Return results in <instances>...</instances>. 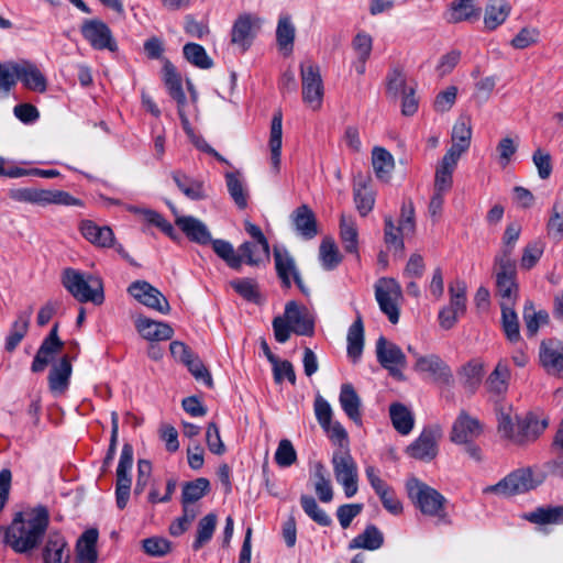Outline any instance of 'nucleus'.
<instances>
[{
  "label": "nucleus",
  "instance_id": "nucleus-12",
  "mask_svg": "<svg viewBox=\"0 0 563 563\" xmlns=\"http://www.w3.org/2000/svg\"><path fill=\"white\" fill-rule=\"evenodd\" d=\"M539 361L549 375L563 378V342L555 338L543 340L539 349Z\"/></svg>",
  "mask_w": 563,
  "mask_h": 563
},
{
  "label": "nucleus",
  "instance_id": "nucleus-20",
  "mask_svg": "<svg viewBox=\"0 0 563 563\" xmlns=\"http://www.w3.org/2000/svg\"><path fill=\"white\" fill-rule=\"evenodd\" d=\"M451 140L452 145L446 154L461 158L468 151L472 141V126L468 118L461 117L456 120L452 128Z\"/></svg>",
  "mask_w": 563,
  "mask_h": 563
},
{
  "label": "nucleus",
  "instance_id": "nucleus-6",
  "mask_svg": "<svg viewBox=\"0 0 563 563\" xmlns=\"http://www.w3.org/2000/svg\"><path fill=\"white\" fill-rule=\"evenodd\" d=\"M495 275L497 294L501 298L500 303L515 305L519 294L516 262L495 258Z\"/></svg>",
  "mask_w": 563,
  "mask_h": 563
},
{
  "label": "nucleus",
  "instance_id": "nucleus-32",
  "mask_svg": "<svg viewBox=\"0 0 563 563\" xmlns=\"http://www.w3.org/2000/svg\"><path fill=\"white\" fill-rule=\"evenodd\" d=\"M523 519L539 525H563V506H541L532 511L526 512Z\"/></svg>",
  "mask_w": 563,
  "mask_h": 563
},
{
  "label": "nucleus",
  "instance_id": "nucleus-55",
  "mask_svg": "<svg viewBox=\"0 0 563 563\" xmlns=\"http://www.w3.org/2000/svg\"><path fill=\"white\" fill-rule=\"evenodd\" d=\"M319 256L327 271L334 269L342 261L339 250L331 238H324L320 244Z\"/></svg>",
  "mask_w": 563,
  "mask_h": 563
},
{
  "label": "nucleus",
  "instance_id": "nucleus-10",
  "mask_svg": "<svg viewBox=\"0 0 563 563\" xmlns=\"http://www.w3.org/2000/svg\"><path fill=\"white\" fill-rule=\"evenodd\" d=\"M302 100L312 110L320 109L323 98V82L319 66L312 63L300 65Z\"/></svg>",
  "mask_w": 563,
  "mask_h": 563
},
{
  "label": "nucleus",
  "instance_id": "nucleus-38",
  "mask_svg": "<svg viewBox=\"0 0 563 563\" xmlns=\"http://www.w3.org/2000/svg\"><path fill=\"white\" fill-rule=\"evenodd\" d=\"M501 309V328L506 339L515 344L520 342V325L519 319L515 311V305L500 303Z\"/></svg>",
  "mask_w": 563,
  "mask_h": 563
},
{
  "label": "nucleus",
  "instance_id": "nucleus-17",
  "mask_svg": "<svg viewBox=\"0 0 563 563\" xmlns=\"http://www.w3.org/2000/svg\"><path fill=\"white\" fill-rule=\"evenodd\" d=\"M482 432V426L476 418L462 411L452 427L451 440L454 443L467 444Z\"/></svg>",
  "mask_w": 563,
  "mask_h": 563
},
{
  "label": "nucleus",
  "instance_id": "nucleus-43",
  "mask_svg": "<svg viewBox=\"0 0 563 563\" xmlns=\"http://www.w3.org/2000/svg\"><path fill=\"white\" fill-rule=\"evenodd\" d=\"M523 320L526 333L529 338L534 336L540 327L549 323V313L545 310H534L533 302L527 300L523 307Z\"/></svg>",
  "mask_w": 563,
  "mask_h": 563
},
{
  "label": "nucleus",
  "instance_id": "nucleus-45",
  "mask_svg": "<svg viewBox=\"0 0 563 563\" xmlns=\"http://www.w3.org/2000/svg\"><path fill=\"white\" fill-rule=\"evenodd\" d=\"M217 515L210 512L202 517L197 525V533L195 541L192 542V550L198 551L206 545L213 537L217 527Z\"/></svg>",
  "mask_w": 563,
  "mask_h": 563
},
{
  "label": "nucleus",
  "instance_id": "nucleus-14",
  "mask_svg": "<svg viewBox=\"0 0 563 563\" xmlns=\"http://www.w3.org/2000/svg\"><path fill=\"white\" fill-rule=\"evenodd\" d=\"M43 563H69L70 552L65 537L58 530H51L42 549Z\"/></svg>",
  "mask_w": 563,
  "mask_h": 563
},
{
  "label": "nucleus",
  "instance_id": "nucleus-37",
  "mask_svg": "<svg viewBox=\"0 0 563 563\" xmlns=\"http://www.w3.org/2000/svg\"><path fill=\"white\" fill-rule=\"evenodd\" d=\"M283 114L282 111L274 113L271 124L269 148L271 161L276 173L280 167L282 136H283Z\"/></svg>",
  "mask_w": 563,
  "mask_h": 563
},
{
  "label": "nucleus",
  "instance_id": "nucleus-39",
  "mask_svg": "<svg viewBox=\"0 0 563 563\" xmlns=\"http://www.w3.org/2000/svg\"><path fill=\"white\" fill-rule=\"evenodd\" d=\"M482 9L467 1L454 0L446 12V20L450 23L471 21L479 19Z\"/></svg>",
  "mask_w": 563,
  "mask_h": 563
},
{
  "label": "nucleus",
  "instance_id": "nucleus-57",
  "mask_svg": "<svg viewBox=\"0 0 563 563\" xmlns=\"http://www.w3.org/2000/svg\"><path fill=\"white\" fill-rule=\"evenodd\" d=\"M340 236L345 252L357 254L358 250V234L352 221L346 222L345 217L342 214L340 219Z\"/></svg>",
  "mask_w": 563,
  "mask_h": 563
},
{
  "label": "nucleus",
  "instance_id": "nucleus-63",
  "mask_svg": "<svg viewBox=\"0 0 563 563\" xmlns=\"http://www.w3.org/2000/svg\"><path fill=\"white\" fill-rule=\"evenodd\" d=\"M274 459L280 467H289L297 461V452L290 440L279 441Z\"/></svg>",
  "mask_w": 563,
  "mask_h": 563
},
{
  "label": "nucleus",
  "instance_id": "nucleus-60",
  "mask_svg": "<svg viewBox=\"0 0 563 563\" xmlns=\"http://www.w3.org/2000/svg\"><path fill=\"white\" fill-rule=\"evenodd\" d=\"M48 205L82 207L84 202H82V200L71 196L67 191L44 189L42 207H45Z\"/></svg>",
  "mask_w": 563,
  "mask_h": 563
},
{
  "label": "nucleus",
  "instance_id": "nucleus-8",
  "mask_svg": "<svg viewBox=\"0 0 563 563\" xmlns=\"http://www.w3.org/2000/svg\"><path fill=\"white\" fill-rule=\"evenodd\" d=\"M374 288L379 309L393 324H396L399 320V309L396 301L401 296L400 285L394 278L380 277Z\"/></svg>",
  "mask_w": 563,
  "mask_h": 563
},
{
  "label": "nucleus",
  "instance_id": "nucleus-41",
  "mask_svg": "<svg viewBox=\"0 0 563 563\" xmlns=\"http://www.w3.org/2000/svg\"><path fill=\"white\" fill-rule=\"evenodd\" d=\"M372 165L376 177L387 181L395 166L394 157L384 147L375 146L372 151Z\"/></svg>",
  "mask_w": 563,
  "mask_h": 563
},
{
  "label": "nucleus",
  "instance_id": "nucleus-31",
  "mask_svg": "<svg viewBox=\"0 0 563 563\" xmlns=\"http://www.w3.org/2000/svg\"><path fill=\"white\" fill-rule=\"evenodd\" d=\"M172 178L178 189L190 200H203L207 198L205 183L189 177L181 170H174Z\"/></svg>",
  "mask_w": 563,
  "mask_h": 563
},
{
  "label": "nucleus",
  "instance_id": "nucleus-5",
  "mask_svg": "<svg viewBox=\"0 0 563 563\" xmlns=\"http://www.w3.org/2000/svg\"><path fill=\"white\" fill-rule=\"evenodd\" d=\"M84 40L96 51L117 53L118 43L109 25L100 19H86L80 25Z\"/></svg>",
  "mask_w": 563,
  "mask_h": 563
},
{
  "label": "nucleus",
  "instance_id": "nucleus-1",
  "mask_svg": "<svg viewBox=\"0 0 563 563\" xmlns=\"http://www.w3.org/2000/svg\"><path fill=\"white\" fill-rule=\"evenodd\" d=\"M48 525L49 512L43 505L16 512L9 526L0 528L2 543L18 554L30 555L42 544Z\"/></svg>",
  "mask_w": 563,
  "mask_h": 563
},
{
  "label": "nucleus",
  "instance_id": "nucleus-44",
  "mask_svg": "<svg viewBox=\"0 0 563 563\" xmlns=\"http://www.w3.org/2000/svg\"><path fill=\"white\" fill-rule=\"evenodd\" d=\"M210 492V482L206 477H198L183 484L180 504H195Z\"/></svg>",
  "mask_w": 563,
  "mask_h": 563
},
{
  "label": "nucleus",
  "instance_id": "nucleus-15",
  "mask_svg": "<svg viewBox=\"0 0 563 563\" xmlns=\"http://www.w3.org/2000/svg\"><path fill=\"white\" fill-rule=\"evenodd\" d=\"M424 380H429L442 389L453 385V374L450 366L438 355L424 356Z\"/></svg>",
  "mask_w": 563,
  "mask_h": 563
},
{
  "label": "nucleus",
  "instance_id": "nucleus-18",
  "mask_svg": "<svg viewBox=\"0 0 563 563\" xmlns=\"http://www.w3.org/2000/svg\"><path fill=\"white\" fill-rule=\"evenodd\" d=\"M71 373V357L65 354L49 371L47 377L49 390L55 395L64 394L68 389Z\"/></svg>",
  "mask_w": 563,
  "mask_h": 563
},
{
  "label": "nucleus",
  "instance_id": "nucleus-21",
  "mask_svg": "<svg viewBox=\"0 0 563 563\" xmlns=\"http://www.w3.org/2000/svg\"><path fill=\"white\" fill-rule=\"evenodd\" d=\"M548 419H539L534 413H528L517 423L516 444L522 445L536 441L547 429Z\"/></svg>",
  "mask_w": 563,
  "mask_h": 563
},
{
  "label": "nucleus",
  "instance_id": "nucleus-35",
  "mask_svg": "<svg viewBox=\"0 0 563 563\" xmlns=\"http://www.w3.org/2000/svg\"><path fill=\"white\" fill-rule=\"evenodd\" d=\"M346 340L347 356L356 363L361 358L364 349V325L360 313H357L356 319L350 325Z\"/></svg>",
  "mask_w": 563,
  "mask_h": 563
},
{
  "label": "nucleus",
  "instance_id": "nucleus-47",
  "mask_svg": "<svg viewBox=\"0 0 563 563\" xmlns=\"http://www.w3.org/2000/svg\"><path fill=\"white\" fill-rule=\"evenodd\" d=\"M296 29L289 15L279 18L276 29V42L280 51L291 52L294 47Z\"/></svg>",
  "mask_w": 563,
  "mask_h": 563
},
{
  "label": "nucleus",
  "instance_id": "nucleus-56",
  "mask_svg": "<svg viewBox=\"0 0 563 563\" xmlns=\"http://www.w3.org/2000/svg\"><path fill=\"white\" fill-rule=\"evenodd\" d=\"M384 241L388 247H394L395 251L404 250V236L409 233H402V227L399 224L395 225L394 220L390 216H386L384 219Z\"/></svg>",
  "mask_w": 563,
  "mask_h": 563
},
{
  "label": "nucleus",
  "instance_id": "nucleus-52",
  "mask_svg": "<svg viewBox=\"0 0 563 563\" xmlns=\"http://www.w3.org/2000/svg\"><path fill=\"white\" fill-rule=\"evenodd\" d=\"M300 505L305 514L317 525L321 527H330L332 525L331 517L319 507L312 496L306 494L301 495Z\"/></svg>",
  "mask_w": 563,
  "mask_h": 563
},
{
  "label": "nucleus",
  "instance_id": "nucleus-25",
  "mask_svg": "<svg viewBox=\"0 0 563 563\" xmlns=\"http://www.w3.org/2000/svg\"><path fill=\"white\" fill-rule=\"evenodd\" d=\"M79 229L82 236L90 243L99 247L113 246L115 239L111 228L107 225L100 227L91 220H84Z\"/></svg>",
  "mask_w": 563,
  "mask_h": 563
},
{
  "label": "nucleus",
  "instance_id": "nucleus-40",
  "mask_svg": "<svg viewBox=\"0 0 563 563\" xmlns=\"http://www.w3.org/2000/svg\"><path fill=\"white\" fill-rule=\"evenodd\" d=\"M64 345L43 340L31 364L33 373H42L51 364L55 356L62 352Z\"/></svg>",
  "mask_w": 563,
  "mask_h": 563
},
{
  "label": "nucleus",
  "instance_id": "nucleus-30",
  "mask_svg": "<svg viewBox=\"0 0 563 563\" xmlns=\"http://www.w3.org/2000/svg\"><path fill=\"white\" fill-rule=\"evenodd\" d=\"M484 376V366L477 360H472L459 371V379L464 390L474 395L479 388Z\"/></svg>",
  "mask_w": 563,
  "mask_h": 563
},
{
  "label": "nucleus",
  "instance_id": "nucleus-54",
  "mask_svg": "<svg viewBox=\"0 0 563 563\" xmlns=\"http://www.w3.org/2000/svg\"><path fill=\"white\" fill-rule=\"evenodd\" d=\"M354 202L358 213L366 217L374 207L375 198L372 190L367 187L366 183H358L353 189Z\"/></svg>",
  "mask_w": 563,
  "mask_h": 563
},
{
  "label": "nucleus",
  "instance_id": "nucleus-59",
  "mask_svg": "<svg viewBox=\"0 0 563 563\" xmlns=\"http://www.w3.org/2000/svg\"><path fill=\"white\" fill-rule=\"evenodd\" d=\"M231 287L245 300L258 303L261 295L257 283L252 278H240L232 280Z\"/></svg>",
  "mask_w": 563,
  "mask_h": 563
},
{
  "label": "nucleus",
  "instance_id": "nucleus-22",
  "mask_svg": "<svg viewBox=\"0 0 563 563\" xmlns=\"http://www.w3.org/2000/svg\"><path fill=\"white\" fill-rule=\"evenodd\" d=\"M135 328L140 335L147 341H166L174 335V330L168 323L146 317H139L135 320Z\"/></svg>",
  "mask_w": 563,
  "mask_h": 563
},
{
  "label": "nucleus",
  "instance_id": "nucleus-36",
  "mask_svg": "<svg viewBox=\"0 0 563 563\" xmlns=\"http://www.w3.org/2000/svg\"><path fill=\"white\" fill-rule=\"evenodd\" d=\"M384 544V534L375 525H367L365 530L353 538L349 543V549H365L375 551Z\"/></svg>",
  "mask_w": 563,
  "mask_h": 563
},
{
  "label": "nucleus",
  "instance_id": "nucleus-11",
  "mask_svg": "<svg viewBox=\"0 0 563 563\" xmlns=\"http://www.w3.org/2000/svg\"><path fill=\"white\" fill-rule=\"evenodd\" d=\"M128 292L142 305L163 314H167L170 311V306L166 297L148 282H133L129 286Z\"/></svg>",
  "mask_w": 563,
  "mask_h": 563
},
{
  "label": "nucleus",
  "instance_id": "nucleus-16",
  "mask_svg": "<svg viewBox=\"0 0 563 563\" xmlns=\"http://www.w3.org/2000/svg\"><path fill=\"white\" fill-rule=\"evenodd\" d=\"M258 19L252 16L250 13H244L238 16L231 30V43L238 45L241 52H246L255 37L254 26Z\"/></svg>",
  "mask_w": 563,
  "mask_h": 563
},
{
  "label": "nucleus",
  "instance_id": "nucleus-46",
  "mask_svg": "<svg viewBox=\"0 0 563 563\" xmlns=\"http://www.w3.org/2000/svg\"><path fill=\"white\" fill-rule=\"evenodd\" d=\"M389 416L394 428L400 434H408L413 428V417L408 408L400 404L394 402L389 407Z\"/></svg>",
  "mask_w": 563,
  "mask_h": 563
},
{
  "label": "nucleus",
  "instance_id": "nucleus-7",
  "mask_svg": "<svg viewBox=\"0 0 563 563\" xmlns=\"http://www.w3.org/2000/svg\"><path fill=\"white\" fill-rule=\"evenodd\" d=\"M466 284L455 280L449 286L450 303L443 307L438 314L440 327L444 330L452 329L460 317L466 312Z\"/></svg>",
  "mask_w": 563,
  "mask_h": 563
},
{
  "label": "nucleus",
  "instance_id": "nucleus-23",
  "mask_svg": "<svg viewBox=\"0 0 563 563\" xmlns=\"http://www.w3.org/2000/svg\"><path fill=\"white\" fill-rule=\"evenodd\" d=\"M175 223L191 242L200 245L210 244V231L201 220L192 216H181L176 219Z\"/></svg>",
  "mask_w": 563,
  "mask_h": 563
},
{
  "label": "nucleus",
  "instance_id": "nucleus-48",
  "mask_svg": "<svg viewBox=\"0 0 563 563\" xmlns=\"http://www.w3.org/2000/svg\"><path fill=\"white\" fill-rule=\"evenodd\" d=\"M225 183L229 195L233 199L236 207L241 210H244L247 207L249 195L240 177V174L238 172L227 173Z\"/></svg>",
  "mask_w": 563,
  "mask_h": 563
},
{
  "label": "nucleus",
  "instance_id": "nucleus-49",
  "mask_svg": "<svg viewBox=\"0 0 563 563\" xmlns=\"http://www.w3.org/2000/svg\"><path fill=\"white\" fill-rule=\"evenodd\" d=\"M214 253L223 260L227 265L235 271H240L242 267V256L235 253L233 245L221 239L212 240L211 242Z\"/></svg>",
  "mask_w": 563,
  "mask_h": 563
},
{
  "label": "nucleus",
  "instance_id": "nucleus-2",
  "mask_svg": "<svg viewBox=\"0 0 563 563\" xmlns=\"http://www.w3.org/2000/svg\"><path fill=\"white\" fill-rule=\"evenodd\" d=\"M272 325L278 343L287 342L292 332L303 336L314 334V318L306 306H300L295 300L286 303L284 316L275 317Z\"/></svg>",
  "mask_w": 563,
  "mask_h": 563
},
{
  "label": "nucleus",
  "instance_id": "nucleus-51",
  "mask_svg": "<svg viewBox=\"0 0 563 563\" xmlns=\"http://www.w3.org/2000/svg\"><path fill=\"white\" fill-rule=\"evenodd\" d=\"M183 54L188 63L200 69H210L213 66V60L200 44H185L183 47Z\"/></svg>",
  "mask_w": 563,
  "mask_h": 563
},
{
  "label": "nucleus",
  "instance_id": "nucleus-13",
  "mask_svg": "<svg viewBox=\"0 0 563 563\" xmlns=\"http://www.w3.org/2000/svg\"><path fill=\"white\" fill-rule=\"evenodd\" d=\"M376 356L378 363L387 369L393 377H401L399 367H404L406 356L398 345L387 341L385 336L380 335L376 341Z\"/></svg>",
  "mask_w": 563,
  "mask_h": 563
},
{
  "label": "nucleus",
  "instance_id": "nucleus-64",
  "mask_svg": "<svg viewBox=\"0 0 563 563\" xmlns=\"http://www.w3.org/2000/svg\"><path fill=\"white\" fill-rule=\"evenodd\" d=\"M457 91L456 86H449L444 90L438 92L432 102L433 110L438 113L451 110L456 101Z\"/></svg>",
  "mask_w": 563,
  "mask_h": 563
},
{
  "label": "nucleus",
  "instance_id": "nucleus-50",
  "mask_svg": "<svg viewBox=\"0 0 563 563\" xmlns=\"http://www.w3.org/2000/svg\"><path fill=\"white\" fill-rule=\"evenodd\" d=\"M314 490L320 501L330 503L333 499V489L322 463H317L313 472Z\"/></svg>",
  "mask_w": 563,
  "mask_h": 563
},
{
  "label": "nucleus",
  "instance_id": "nucleus-28",
  "mask_svg": "<svg viewBox=\"0 0 563 563\" xmlns=\"http://www.w3.org/2000/svg\"><path fill=\"white\" fill-rule=\"evenodd\" d=\"M99 531L89 528L79 537L76 544L78 563H96L98 559L97 542Z\"/></svg>",
  "mask_w": 563,
  "mask_h": 563
},
{
  "label": "nucleus",
  "instance_id": "nucleus-3",
  "mask_svg": "<svg viewBox=\"0 0 563 563\" xmlns=\"http://www.w3.org/2000/svg\"><path fill=\"white\" fill-rule=\"evenodd\" d=\"M62 285L79 302L100 306L104 301L103 284L91 274L67 267L62 273Z\"/></svg>",
  "mask_w": 563,
  "mask_h": 563
},
{
  "label": "nucleus",
  "instance_id": "nucleus-29",
  "mask_svg": "<svg viewBox=\"0 0 563 563\" xmlns=\"http://www.w3.org/2000/svg\"><path fill=\"white\" fill-rule=\"evenodd\" d=\"M339 401L349 419L355 423L362 422V401L352 384L346 383L341 385Z\"/></svg>",
  "mask_w": 563,
  "mask_h": 563
},
{
  "label": "nucleus",
  "instance_id": "nucleus-58",
  "mask_svg": "<svg viewBox=\"0 0 563 563\" xmlns=\"http://www.w3.org/2000/svg\"><path fill=\"white\" fill-rule=\"evenodd\" d=\"M412 86H407L406 77L401 69L393 68L386 76V93L396 99Z\"/></svg>",
  "mask_w": 563,
  "mask_h": 563
},
{
  "label": "nucleus",
  "instance_id": "nucleus-33",
  "mask_svg": "<svg viewBox=\"0 0 563 563\" xmlns=\"http://www.w3.org/2000/svg\"><path fill=\"white\" fill-rule=\"evenodd\" d=\"M510 11L511 7L507 0H489L484 14L485 27L489 31L497 29L507 20Z\"/></svg>",
  "mask_w": 563,
  "mask_h": 563
},
{
  "label": "nucleus",
  "instance_id": "nucleus-24",
  "mask_svg": "<svg viewBox=\"0 0 563 563\" xmlns=\"http://www.w3.org/2000/svg\"><path fill=\"white\" fill-rule=\"evenodd\" d=\"M460 158L452 154H444L437 164L433 190L448 194L453 186V173L456 169Z\"/></svg>",
  "mask_w": 563,
  "mask_h": 563
},
{
  "label": "nucleus",
  "instance_id": "nucleus-42",
  "mask_svg": "<svg viewBox=\"0 0 563 563\" xmlns=\"http://www.w3.org/2000/svg\"><path fill=\"white\" fill-rule=\"evenodd\" d=\"M510 379V369L506 362L499 361L495 369L486 379V387L489 393L501 395L507 391Z\"/></svg>",
  "mask_w": 563,
  "mask_h": 563
},
{
  "label": "nucleus",
  "instance_id": "nucleus-19",
  "mask_svg": "<svg viewBox=\"0 0 563 563\" xmlns=\"http://www.w3.org/2000/svg\"><path fill=\"white\" fill-rule=\"evenodd\" d=\"M15 82L20 80L25 88L36 92L46 91L47 80L34 64L22 60L15 64Z\"/></svg>",
  "mask_w": 563,
  "mask_h": 563
},
{
  "label": "nucleus",
  "instance_id": "nucleus-61",
  "mask_svg": "<svg viewBox=\"0 0 563 563\" xmlns=\"http://www.w3.org/2000/svg\"><path fill=\"white\" fill-rule=\"evenodd\" d=\"M521 232V227L518 223H510L506 227L503 236L504 247L503 251L495 256V258L512 260L511 254L515 243L518 241Z\"/></svg>",
  "mask_w": 563,
  "mask_h": 563
},
{
  "label": "nucleus",
  "instance_id": "nucleus-4",
  "mask_svg": "<svg viewBox=\"0 0 563 563\" xmlns=\"http://www.w3.org/2000/svg\"><path fill=\"white\" fill-rule=\"evenodd\" d=\"M538 486L533 479V474L530 468H518L509 473L497 484L484 488L485 494H496L504 497H511L519 494H525Z\"/></svg>",
  "mask_w": 563,
  "mask_h": 563
},
{
  "label": "nucleus",
  "instance_id": "nucleus-53",
  "mask_svg": "<svg viewBox=\"0 0 563 563\" xmlns=\"http://www.w3.org/2000/svg\"><path fill=\"white\" fill-rule=\"evenodd\" d=\"M442 438L443 430L440 424L424 427V461H431L438 455Z\"/></svg>",
  "mask_w": 563,
  "mask_h": 563
},
{
  "label": "nucleus",
  "instance_id": "nucleus-62",
  "mask_svg": "<svg viewBox=\"0 0 563 563\" xmlns=\"http://www.w3.org/2000/svg\"><path fill=\"white\" fill-rule=\"evenodd\" d=\"M143 551L154 558H162L172 550V543L163 537H150L142 541Z\"/></svg>",
  "mask_w": 563,
  "mask_h": 563
},
{
  "label": "nucleus",
  "instance_id": "nucleus-34",
  "mask_svg": "<svg viewBox=\"0 0 563 563\" xmlns=\"http://www.w3.org/2000/svg\"><path fill=\"white\" fill-rule=\"evenodd\" d=\"M332 464L338 482L357 478V466L347 448L333 453Z\"/></svg>",
  "mask_w": 563,
  "mask_h": 563
},
{
  "label": "nucleus",
  "instance_id": "nucleus-27",
  "mask_svg": "<svg viewBox=\"0 0 563 563\" xmlns=\"http://www.w3.org/2000/svg\"><path fill=\"white\" fill-rule=\"evenodd\" d=\"M296 231L306 240H311L318 234L317 219L313 211L301 205L291 214Z\"/></svg>",
  "mask_w": 563,
  "mask_h": 563
},
{
  "label": "nucleus",
  "instance_id": "nucleus-26",
  "mask_svg": "<svg viewBox=\"0 0 563 563\" xmlns=\"http://www.w3.org/2000/svg\"><path fill=\"white\" fill-rule=\"evenodd\" d=\"M163 81L167 88L169 96L177 102V106H186L187 97L183 89L181 76L177 71L174 64L164 59L163 62Z\"/></svg>",
  "mask_w": 563,
  "mask_h": 563
},
{
  "label": "nucleus",
  "instance_id": "nucleus-9",
  "mask_svg": "<svg viewBox=\"0 0 563 563\" xmlns=\"http://www.w3.org/2000/svg\"><path fill=\"white\" fill-rule=\"evenodd\" d=\"M449 500L437 489L424 484V528L450 526Z\"/></svg>",
  "mask_w": 563,
  "mask_h": 563
}]
</instances>
